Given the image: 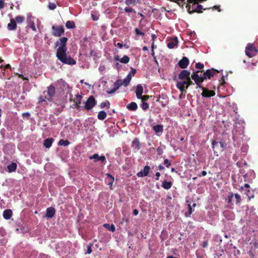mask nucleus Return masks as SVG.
<instances>
[{
  "label": "nucleus",
  "instance_id": "nucleus-1",
  "mask_svg": "<svg viewBox=\"0 0 258 258\" xmlns=\"http://www.w3.org/2000/svg\"><path fill=\"white\" fill-rule=\"evenodd\" d=\"M68 38L62 37L59 39L55 43V47H58L56 50V56L62 63L69 65H74L76 61L70 56H67V43Z\"/></svg>",
  "mask_w": 258,
  "mask_h": 258
},
{
  "label": "nucleus",
  "instance_id": "nucleus-2",
  "mask_svg": "<svg viewBox=\"0 0 258 258\" xmlns=\"http://www.w3.org/2000/svg\"><path fill=\"white\" fill-rule=\"evenodd\" d=\"M200 73H202V71L200 70L194 71L191 75L192 80H193L197 86V87H202V83L206 79H211L216 73H219V71L214 69H208L206 72H204L203 75H199Z\"/></svg>",
  "mask_w": 258,
  "mask_h": 258
},
{
  "label": "nucleus",
  "instance_id": "nucleus-3",
  "mask_svg": "<svg viewBox=\"0 0 258 258\" xmlns=\"http://www.w3.org/2000/svg\"><path fill=\"white\" fill-rule=\"evenodd\" d=\"M185 4H186L185 7L189 14L194 13H201L203 12L202 11L203 9V6L199 4L197 0H180L178 4L179 6L182 7H183ZM207 9H204L205 10Z\"/></svg>",
  "mask_w": 258,
  "mask_h": 258
},
{
  "label": "nucleus",
  "instance_id": "nucleus-4",
  "mask_svg": "<svg viewBox=\"0 0 258 258\" xmlns=\"http://www.w3.org/2000/svg\"><path fill=\"white\" fill-rule=\"evenodd\" d=\"M47 93V95L44 96H40L38 98V103L42 105H47L48 101L50 102L52 98L54 96L56 91L54 86L51 84L47 88V91H44L43 94Z\"/></svg>",
  "mask_w": 258,
  "mask_h": 258
},
{
  "label": "nucleus",
  "instance_id": "nucleus-5",
  "mask_svg": "<svg viewBox=\"0 0 258 258\" xmlns=\"http://www.w3.org/2000/svg\"><path fill=\"white\" fill-rule=\"evenodd\" d=\"M131 81L128 80L126 78H124L123 80H117L113 84V88L112 89H108L106 90V93L108 94H112L114 93L116 90H117L119 87L123 85L124 87L127 86Z\"/></svg>",
  "mask_w": 258,
  "mask_h": 258
},
{
  "label": "nucleus",
  "instance_id": "nucleus-6",
  "mask_svg": "<svg viewBox=\"0 0 258 258\" xmlns=\"http://www.w3.org/2000/svg\"><path fill=\"white\" fill-rule=\"evenodd\" d=\"M51 29L52 35L54 37H59L64 34V29L63 26L53 25L51 27Z\"/></svg>",
  "mask_w": 258,
  "mask_h": 258
},
{
  "label": "nucleus",
  "instance_id": "nucleus-7",
  "mask_svg": "<svg viewBox=\"0 0 258 258\" xmlns=\"http://www.w3.org/2000/svg\"><path fill=\"white\" fill-rule=\"evenodd\" d=\"M258 50L252 44H248L245 48V54L249 57H252L256 55Z\"/></svg>",
  "mask_w": 258,
  "mask_h": 258
},
{
  "label": "nucleus",
  "instance_id": "nucleus-8",
  "mask_svg": "<svg viewBox=\"0 0 258 258\" xmlns=\"http://www.w3.org/2000/svg\"><path fill=\"white\" fill-rule=\"evenodd\" d=\"M97 104V101L94 97L92 95L90 96L86 101L84 108L86 110H90L94 107Z\"/></svg>",
  "mask_w": 258,
  "mask_h": 258
},
{
  "label": "nucleus",
  "instance_id": "nucleus-9",
  "mask_svg": "<svg viewBox=\"0 0 258 258\" xmlns=\"http://www.w3.org/2000/svg\"><path fill=\"white\" fill-rule=\"evenodd\" d=\"M198 88V87H197V88ZM199 88L202 90L203 92L202 93V96L204 97L209 98L214 96L215 95V92L213 90H209L203 87L202 86V87Z\"/></svg>",
  "mask_w": 258,
  "mask_h": 258
},
{
  "label": "nucleus",
  "instance_id": "nucleus-10",
  "mask_svg": "<svg viewBox=\"0 0 258 258\" xmlns=\"http://www.w3.org/2000/svg\"><path fill=\"white\" fill-rule=\"evenodd\" d=\"M177 82L176 86L182 93L185 92L186 90V86H187L186 80H182Z\"/></svg>",
  "mask_w": 258,
  "mask_h": 258
},
{
  "label": "nucleus",
  "instance_id": "nucleus-11",
  "mask_svg": "<svg viewBox=\"0 0 258 258\" xmlns=\"http://www.w3.org/2000/svg\"><path fill=\"white\" fill-rule=\"evenodd\" d=\"M190 73L186 70H183L178 75V79L181 80H186L190 77Z\"/></svg>",
  "mask_w": 258,
  "mask_h": 258
},
{
  "label": "nucleus",
  "instance_id": "nucleus-12",
  "mask_svg": "<svg viewBox=\"0 0 258 258\" xmlns=\"http://www.w3.org/2000/svg\"><path fill=\"white\" fill-rule=\"evenodd\" d=\"M189 60L186 57H183L178 62V65L181 69H185L189 64Z\"/></svg>",
  "mask_w": 258,
  "mask_h": 258
},
{
  "label": "nucleus",
  "instance_id": "nucleus-13",
  "mask_svg": "<svg viewBox=\"0 0 258 258\" xmlns=\"http://www.w3.org/2000/svg\"><path fill=\"white\" fill-rule=\"evenodd\" d=\"M150 170V167L149 166L146 165L144 167L143 171L139 172L137 175L139 177H143L148 175Z\"/></svg>",
  "mask_w": 258,
  "mask_h": 258
},
{
  "label": "nucleus",
  "instance_id": "nucleus-14",
  "mask_svg": "<svg viewBox=\"0 0 258 258\" xmlns=\"http://www.w3.org/2000/svg\"><path fill=\"white\" fill-rule=\"evenodd\" d=\"M89 158L90 160L95 159V162H96L98 161H101L102 163H104L106 161L105 156L102 155L99 156L98 154H94L93 155L89 156Z\"/></svg>",
  "mask_w": 258,
  "mask_h": 258
},
{
  "label": "nucleus",
  "instance_id": "nucleus-15",
  "mask_svg": "<svg viewBox=\"0 0 258 258\" xmlns=\"http://www.w3.org/2000/svg\"><path fill=\"white\" fill-rule=\"evenodd\" d=\"M46 212V217L48 218H52L55 214V210L53 207H50L47 208Z\"/></svg>",
  "mask_w": 258,
  "mask_h": 258
},
{
  "label": "nucleus",
  "instance_id": "nucleus-16",
  "mask_svg": "<svg viewBox=\"0 0 258 258\" xmlns=\"http://www.w3.org/2000/svg\"><path fill=\"white\" fill-rule=\"evenodd\" d=\"M178 41L177 37L171 38L167 43V47L169 49L173 48L178 44Z\"/></svg>",
  "mask_w": 258,
  "mask_h": 258
},
{
  "label": "nucleus",
  "instance_id": "nucleus-17",
  "mask_svg": "<svg viewBox=\"0 0 258 258\" xmlns=\"http://www.w3.org/2000/svg\"><path fill=\"white\" fill-rule=\"evenodd\" d=\"M143 93V88L141 84H139L137 86V89L136 91V96L138 99H140V97H142Z\"/></svg>",
  "mask_w": 258,
  "mask_h": 258
},
{
  "label": "nucleus",
  "instance_id": "nucleus-18",
  "mask_svg": "<svg viewBox=\"0 0 258 258\" xmlns=\"http://www.w3.org/2000/svg\"><path fill=\"white\" fill-rule=\"evenodd\" d=\"M126 108L130 111H136L138 109V105L135 102H132L126 105Z\"/></svg>",
  "mask_w": 258,
  "mask_h": 258
},
{
  "label": "nucleus",
  "instance_id": "nucleus-19",
  "mask_svg": "<svg viewBox=\"0 0 258 258\" xmlns=\"http://www.w3.org/2000/svg\"><path fill=\"white\" fill-rule=\"evenodd\" d=\"M12 216V211L11 209H6L3 212V217L6 219L8 220L11 218Z\"/></svg>",
  "mask_w": 258,
  "mask_h": 258
},
{
  "label": "nucleus",
  "instance_id": "nucleus-20",
  "mask_svg": "<svg viewBox=\"0 0 258 258\" xmlns=\"http://www.w3.org/2000/svg\"><path fill=\"white\" fill-rule=\"evenodd\" d=\"M53 141V139L52 138H48L44 140L43 145L46 148H49L52 145V143Z\"/></svg>",
  "mask_w": 258,
  "mask_h": 258
},
{
  "label": "nucleus",
  "instance_id": "nucleus-21",
  "mask_svg": "<svg viewBox=\"0 0 258 258\" xmlns=\"http://www.w3.org/2000/svg\"><path fill=\"white\" fill-rule=\"evenodd\" d=\"M16 28V21L13 19H11V22L8 25V29L10 30H14Z\"/></svg>",
  "mask_w": 258,
  "mask_h": 258
},
{
  "label": "nucleus",
  "instance_id": "nucleus-22",
  "mask_svg": "<svg viewBox=\"0 0 258 258\" xmlns=\"http://www.w3.org/2000/svg\"><path fill=\"white\" fill-rule=\"evenodd\" d=\"M125 4L127 6H136L140 4V0H125Z\"/></svg>",
  "mask_w": 258,
  "mask_h": 258
},
{
  "label": "nucleus",
  "instance_id": "nucleus-23",
  "mask_svg": "<svg viewBox=\"0 0 258 258\" xmlns=\"http://www.w3.org/2000/svg\"><path fill=\"white\" fill-rule=\"evenodd\" d=\"M76 101L75 102V108L79 109L80 107V104L81 103L82 96L79 94L76 95Z\"/></svg>",
  "mask_w": 258,
  "mask_h": 258
},
{
  "label": "nucleus",
  "instance_id": "nucleus-24",
  "mask_svg": "<svg viewBox=\"0 0 258 258\" xmlns=\"http://www.w3.org/2000/svg\"><path fill=\"white\" fill-rule=\"evenodd\" d=\"M107 116V114L105 111L102 110L99 112L97 117L99 120H103Z\"/></svg>",
  "mask_w": 258,
  "mask_h": 258
},
{
  "label": "nucleus",
  "instance_id": "nucleus-25",
  "mask_svg": "<svg viewBox=\"0 0 258 258\" xmlns=\"http://www.w3.org/2000/svg\"><path fill=\"white\" fill-rule=\"evenodd\" d=\"M172 185V184L171 182L164 180L162 182V186L165 189H169L171 187Z\"/></svg>",
  "mask_w": 258,
  "mask_h": 258
},
{
  "label": "nucleus",
  "instance_id": "nucleus-26",
  "mask_svg": "<svg viewBox=\"0 0 258 258\" xmlns=\"http://www.w3.org/2000/svg\"><path fill=\"white\" fill-rule=\"evenodd\" d=\"M153 130L156 133H162L163 131V126L161 124H158L153 126Z\"/></svg>",
  "mask_w": 258,
  "mask_h": 258
},
{
  "label": "nucleus",
  "instance_id": "nucleus-27",
  "mask_svg": "<svg viewBox=\"0 0 258 258\" xmlns=\"http://www.w3.org/2000/svg\"><path fill=\"white\" fill-rule=\"evenodd\" d=\"M66 27L68 29H73L76 27L74 22L71 21H68L66 23Z\"/></svg>",
  "mask_w": 258,
  "mask_h": 258
},
{
  "label": "nucleus",
  "instance_id": "nucleus-28",
  "mask_svg": "<svg viewBox=\"0 0 258 258\" xmlns=\"http://www.w3.org/2000/svg\"><path fill=\"white\" fill-rule=\"evenodd\" d=\"M104 227L111 232H114L115 230V227L113 224L110 225L109 224H104Z\"/></svg>",
  "mask_w": 258,
  "mask_h": 258
},
{
  "label": "nucleus",
  "instance_id": "nucleus-29",
  "mask_svg": "<svg viewBox=\"0 0 258 258\" xmlns=\"http://www.w3.org/2000/svg\"><path fill=\"white\" fill-rule=\"evenodd\" d=\"M106 176L108 179V184L110 185V187L111 188V186L114 180V177L109 173L106 174Z\"/></svg>",
  "mask_w": 258,
  "mask_h": 258
},
{
  "label": "nucleus",
  "instance_id": "nucleus-30",
  "mask_svg": "<svg viewBox=\"0 0 258 258\" xmlns=\"http://www.w3.org/2000/svg\"><path fill=\"white\" fill-rule=\"evenodd\" d=\"M132 146L138 150L140 149V143L138 139H136L133 141Z\"/></svg>",
  "mask_w": 258,
  "mask_h": 258
},
{
  "label": "nucleus",
  "instance_id": "nucleus-31",
  "mask_svg": "<svg viewBox=\"0 0 258 258\" xmlns=\"http://www.w3.org/2000/svg\"><path fill=\"white\" fill-rule=\"evenodd\" d=\"M70 144V142L66 140H64L63 139H60L59 142H58V145L59 146H68Z\"/></svg>",
  "mask_w": 258,
  "mask_h": 258
},
{
  "label": "nucleus",
  "instance_id": "nucleus-32",
  "mask_svg": "<svg viewBox=\"0 0 258 258\" xmlns=\"http://www.w3.org/2000/svg\"><path fill=\"white\" fill-rule=\"evenodd\" d=\"M9 172L14 171L16 169V163H12L7 167Z\"/></svg>",
  "mask_w": 258,
  "mask_h": 258
},
{
  "label": "nucleus",
  "instance_id": "nucleus-33",
  "mask_svg": "<svg viewBox=\"0 0 258 258\" xmlns=\"http://www.w3.org/2000/svg\"><path fill=\"white\" fill-rule=\"evenodd\" d=\"M165 149V146H160L157 149V153L158 155H161L163 153L164 150Z\"/></svg>",
  "mask_w": 258,
  "mask_h": 258
},
{
  "label": "nucleus",
  "instance_id": "nucleus-34",
  "mask_svg": "<svg viewBox=\"0 0 258 258\" xmlns=\"http://www.w3.org/2000/svg\"><path fill=\"white\" fill-rule=\"evenodd\" d=\"M110 102L106 100L105 102L101 103L100 107L101 108H104L105 107H107V108L108 109L110 107Z\"/></svg>",
  "mask_w": 258,
  "mask_h": 258
},
{
  "label": "nucleus",
  "instance_id": "nucleus-35",
  "mask_svg": "<svg viewBox=\"0 0 258 258\" xmlns=\"http://www.w3.org/2000/svg\"><path fill=\"white\" fill-rule=\"evenodd\" d=\"M28 26L31 28L34 31H36V27L35 26L33 22L31 21L29 19H28Z\"/></svg>",
  "mask_w": 258,
  "mask_h": 258
},
{
  "label": "nucleus",
  "instance_id": "nucleus-36",
  "mask_svg": "<svg viewBox=\"0 0 258 258\" xmlns=\"http://www.w3.org/2000/svg\"><path fill=\"white\" fill-rule=\"evenodd\" d=\"M130 57L128 56L124 55L123 57L120 58L119 61L122 63H127L130 61Z\"/></svg>",
  "mask_w": 258,
  "mask_h": 258
},
{
  "label": "nucleus",
  "instance_id": "nucleus-37",
  "mask_svg": "<svg viewBox=\"0 0 258 258\" xmlns=\"http://www.w3.org/2000/svg\"><path fill=\"white\" fill-rule=\"evenodd\" d=\"M234 197V195L232 192H229L227 196L228 198V203L230 204H233L232 203V199Z\"/></svg>",
  "mask_w": 258,
  "mask_h": 258
},
{
  "label": "nucleus",
  "instance_id": "nucleus-38",
  "mask_svg": "<svg viewBox=\"0 0 258 258\" xmlns=\"http://www.w3.org/2000/svg\"><path fill=\"white\" fill-rule=\"evenodd\" d=\"M124 10L126 13H136V11L135 9L130 7H125Z\"/></svg>",
  "mask_w": 258,
  "mask_h": 258
},
{
  "label": "nucleus",
  "instance_id": "nucleus-39",
  "mask_svg": "<svg viewBox=\"0 0 258 258\" xmlns=\"http://www.w3.org/2000/svg\"><path fill=\"white\" fill-rule=\"evenodd\" d=\"M141 107H142V109L145 111L149 108V105L148 103H147V102H142V103L141 104Z\"/></svg>",
  "mask_w": 258,
  "mask_h": 258
},
{
  "label": "nucleus",
  "instance_id": "nucleus-40",
  "mask_svg": "<svg viewBox=\"0 0 258 258\" xmlns=\"http://www.w3.org/2000/svg\"><path fill=\"white\" fill-rule=\"evenodd\" d=\"M135 32L137 35H141L142 36H144L145 35V33L140 30L138 28H136L135 29Z\"/></svg>",
  "mask_w": 258,
  "mask_h": 258
},
{
  "label": "nucleus",
  "instance_id": "nucleus-41",
  "mask_svg": "<svg viewBox=\"0 0 258 258\" xmlns=\"http://www.w3.org/2000/svg\"><path fill=\"white\" fill-rule=\"evenodd\" d=\"M93 244L92 243H89V244L87 245V252H86V254H90L92 252V246H93Z\"/></svg>",
  "mask_w": 258,
  "mask_h": 258
},
{
  "label": "nucleus",
  "instance_id": "nucleus-42",
  "mask_svg": "<svg viewBox=\"0 0 258 258\" xmlns=\"http://www.w3.org/2000/svg\"><path fill=\"white\" fill-rule=\"evenodd\" d=\"M48 7L50 10H53L56 9V6L54 3H49Z\"/></svg>",
  "mask_w": 258,
  "mask_h": 258
},
{
  "label": "nucleus",
  "instance_id": "nucleus-43",
  "mask_svg": "<svg viewBox=\"0 0 258 258\" xmlns=\"http://www.w3.org/2000/svg\"><path fill=\"white\" fill-rule=\"evenodd\" d=\"M195 67L197 69L202 70L204 68V65L203 63H202L201 62H198V63H196V64L195 65Z\"/></svg>",
  "mask_w": 258,
  "mask_h": 258
},
{
  "label": "nucleus",
  "instance_id": "nucleus-44",
  "mask_svg": "<svg viewBox=\"0 0 258 258\" xmlns=\"http://www.w3.org/2000/svg\"><path fill=\"white\" fill-rule=\"evenodd\" d=\"M191 77H189L188 79H186V81H187V86H186V89H188V87L189 86H190L192 84H194L192 81H191Z\"/></svg>",
  "mask_w": 258,
  "mask_h": 258
},
{
  "label": "nucleus",
  "instance_id": "nucleus-45",
  "mask_svg": "<svg viewBox=\"0 0 258 258\" xmlns=\"http://www.w3.org/2000/svg\"><path fill=\"white\" fill-rule=\"evenodd\" d=\"M25 20V18L22 16H17V23L21 24Z\"/></svg>",
  "mask_w": 258,
  "mask_h": 258
},
{
  "label": "nucleus",
  "instance_id": "nucleus-46",
  "mask_svg": "<svg viewBox=\"0 0 258 258\" xmlns=\"http://www.w3.org/2000/svg\"><path fill=\"white\" fill-rule=\"evenodd\" d=\"M235 198L236 200V204L240 203L241 202V197L238 194H235Z\"/></svg>",
  "mask_w": 258,
  "mask_h": 258
},
{
  "label": "nucleus",
  "instance_id": "nucleus-47",
  "mask_svg": "<svg viewBox=\"0 0 258 258\" xmlns=\"http://www.w3.org/2000/svg\"><path fill=\"white\" fill-rule=\"evenodd\" d=\"M149 97H150L148 95H142V97H140V99H142V102H145L149 99Z\"/></svg>",
  "mask_w": 258,
  "mask_h": 258
},
{
  "label": "nucleus",
  "instance_id": "nucleus-48",
  "mask_svg": "<svg viewBox=\"0 0 258 258\" xmlns=\"http://www.w3.org/2000/svg\"><path fill=\"white\" fill-rule=\"evenodd\" d=\"M164 163L166 165V166L167 168H168L171 165L170 162L167 159L164 160Z\"/></svg>",
  "mask_w": 258,
  "mask_h": 258
},
{
  "label": "nucleus",
  "instance_id": "nucleus-49",
  "mask_svg": "<svg viewBox=\"0 0 258 258\" xmlns=\"http://www.w3.org/2000/svg\"><path fill=\"white\" fill-rule=\"evenodd\" d=\"M136 73V70L133 68H131V71L128 74H131L132 76H134Z\"/></svg>",
  "mask_w": 258,
  "mask_h": 258
},
{
  "label": "nucleus",
  "instance_id": "nucleus-50",
  "mask_svg": "<svg viewBox=\"0 0 258 258\" xmlns=\"http://www.w3.org/2000/svg\"><path fill=\"white\" fill-rule=\"evenodd\" d=\"M208 241L207 240L204 241L202 244L203 247L205 248L208 246Z\"/></svg>",
  "mask_w": 258,
  "mask_h": 258
},
{
  "label": "nucleus",
  "instance_id": "nucleus-51",
  "mask_svg": "<svg viewBox=\"0 0 258 258\" xmlns=\"http://www.w3.org/2000/svg\"><path fill=\"white\" fill-rule=\"evenodd\" d=\"M5 5V2L3 0H0V9L4 8Z\"/></svg>",
  "mask_w": 258,
  "mask_h": 258
},
{
  "label": "nucleus",
  "instance_id": "nucleus-52",
  "mask_svg": "<svg viewBox=\"0 0 258 258\" xmlns=\"http://www.w3.org/2000/svg\"><path fill=\"white\" fill-rule=\"evenodd\" d=\"M207 172L206 171H203L201 173L198 174V176L199 177H201L202 176H204L207 175Z\"/></svg>",
  "mask_w": 258,
  "mask_h": 258
},
{
  "label": "nucleus",
  "instance_id": "nucleus-53",
  "mask_svg": "<svg viewBox=\"0 0 258 258\" xmlns=\"http://www.w3.org/2000/svg\"><path fill=\"white\" fill-rule=\"evenodd\" d=\"M22 115L24 117H26L28 118L30 116V113L28 112L23 113Z\"/></svg>",
  "mask_w": 258,
  "mask_h": 258
},
{
  "label": "nucleus",
  "instance_id": "nucleus-54",
  "mask_svg": "<svg viewBox=\"0 0 258 258\" xmlns=\"http://www.w3.org/2000/svg\"><path fill=\"white\" fill-rule=\"evenodd\" d=\"M152 56H154V42H153L152 43Z\"/></svg>",
  "mask_w": 258,
  "mask_h": 258
},
{
  "label": "nucleus",
  "instance_id": "nucleus-55",
  "mask_svg": "<svg viewBox=\"0 0 258 258\" xmlns=\"http://www.w3.org/2000/svg\"><path fill=\"white\" fill-rule=\"evenodd\" d=\"M160 176V173L159 172L156 173V180H158L159 179V177Z\"/></svg>",
  "mask_w": 258,
  "mask_h": 258
},
{
  "label": "nucleus",
  "instance_id": "nucleus-56",
  "mask_svg": "<svg viewBox=\"0 0 258 258\" xmlns=\"http://www.w3.org/2000/svg\"><path fill=\"white\" fill-rule=\"evenodd\" d=\"M114 59L115 60L119 61V60L120 59V58H119V55H118L114 56Z\"/></svg>",
  "mask_w": 258,
  "mask_h": 258
},
{
  "label": "nucleus",
  "instance_id": "nucleus-57",
  "mask_svg": "<svg viewBox=\"0 0 258 258\" xmlns=\"http://www.w3.org/2000/svg\"><path fill=\"white\" fill-rule=\"evenodd\" d=\"M133 215H135V216H136L139 213V211L137 209H135L134 211H133Z\"/></svg>",
  "mask_w": 258,
  "mask_h": 258
},
{
  "label": "nucleus",
  "instance_id": "nucleus-58",
  "mask_svg": "<svg viewBox=\"0 0 258 258\" xmlns=\"http://www.w3.org/2000/svg\"><path fill=\"white\" fill-rule=\"evenodd\" d=\"M188 212L189 214H191L192 212V209L189 205H188Z\"/></svg>",
  "mask_w": 258,
  "mask_h": 258
},
{
  "label": "nucleus",
  "instance_id": "nucleus-59",
  "mask_svg": "<svg viewBox=\"0 0 258 258\" xmlns=\"http://www.w3.org/2000/svg\"><path fill=\"white\" fill-rule=\"evenodd\" d=\"M132 77H133V76H132V75H131V74H128L127 75V76H126V78L128 80H129L130 81H131V79H132Z\"/></svg>",
  "mask_w": 258,
  "mask_h": 258
},
{
  "label": "nucleus",
  "instance_id": "nucleus-60",
  "mask_svg": "<svg viewBox=\"0 0 258 258\" xmlns=\"http://www.w3.org/2000/svg\"><path fill=\"white\" fill-rule=\"evenodd\" d=\"M213 8L215 9H217L218 12H220L221 11V9H220V7L219 6H214L213 7Z\"/></svg>",
  "mask_w": 258,
  "mask_h": 258
},
{
  "label": "nucleus",
  "instance_id": "nucleus-61",
  "mask_svg": "<svg viewBox=\"0 0 258 258\" xmlns=\"http://www.w3.org/2000/svg\"><path fill=\"white\" fill-rule=\"evenodd\" d=\"M158 169L160 170H163L164 169V167L161 165V164H160L159 166H158Z\"/></svg>",
  "mask_w": 258,
  "mask_h": 258
},
{
  "label": "nucleus",
  "instance_id": "nucleus-62",
  "mask_svg": "<svg viewBox=\"0 0 258 258\" xmlns=\"http://www.w3.org/2000/svg\"><path fill=\"white\" fill-rule=\"evenodd\" d=\"M156 38V36L155 34H152V39L154 42L155 39Z\"/></svg>",
  "mask_w": 258,
  "mask_h": 258
},
{
  "label": "nucleus",
  "instance_id": "nucleus-63",
  "mask_svg": "<svg viewBox=\"0 0 258 258\" xmlns=\"http://www.w3.org/2000/svg\"><path fill=\"white\" fill-rule=\"evenodd\" d=\"M117 45L119 48H122V47H123V44H122V43H119V42L117 43Z\"/></svg>",
  "mask_w": 258,
  "mask_h": 258
},
{
  "label": "nucleus",
  "instance_id": "nucleus-64",
  "mask_svg": "<svg viewBox=\"0 0 258 258\" xmlns=\"http://www.w3.org/2000/svg\"><path fill=\"white\" fill-rule=\"evenodd\" d=\"M7 69H11V66L9 64H7V65H6L5 66V70Z\"/></svg>",
  "mask_w": 258,
  "mask_h": 258
}]
</instances>
